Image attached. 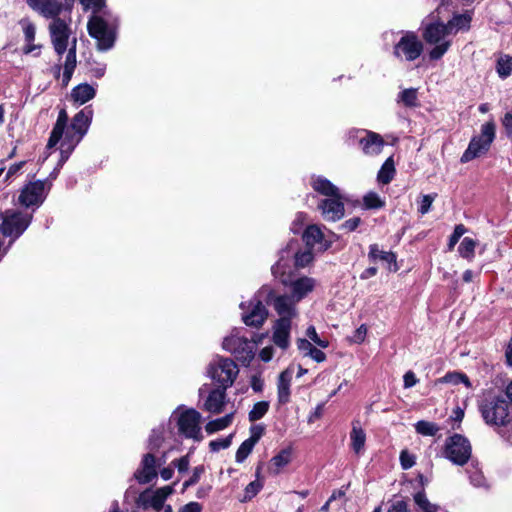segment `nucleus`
<instances>
[{
  "mask_svg": "<svg viewBox=\"0 0 512 512\" xmlns=\"http://www.w3.org/2000/svg\"><path fill=\"white\" fill-rule=\"evenodd\" d=\"M303 240L307 247L316 251H326L332 244V239L326 238L320 226L316 224L309 225L304 233Z\"/></svg>",
  "mask_w": 512,
  "mask_h": 512,
  "instance_id": "a211bd4d",
  "label": "nucleus"
},
{
  "mask_svg": "<svg viewBox=\"0 0 512 512\" xmlns=\"http://www.w3.org/2000/svg\"><path fill=\"white\" fill-rule=\"evenodd\" d=\"M472 453V448L469 440L460 435L454 434L446 439L443 454L444 457L449 459L453 464L463 466L465 465Z\"/></svg>",
  "mask_w": 512,
  "mask_h": 512,
  "instance_id": "f8f14e48",
  "label": "nucleus"
},
{
  "mask_svg": "<svg viewBox=\"0 0 512 512\" xmlns=\"http://www.w3.org/2000/svg\"><path fill=\"white\" fill-rule=\"evenodd\" d=\"M156 459L152 453L143 456L140 467L135 471L134 476L140 484L150 483L157 477Z\"/></svg>",
  "mask_w": 512,
  "mask_h": 512,
  "instance_id": "6ab92c4d",
  "label": "nucleus"
},
{
  "mask_svg": "<svg viewBox=\"0 0 512 512\" xmlns=\"http://www.w3.org/2000/svg\"><path fill=\"white\" fill-rule=\"evenodd\" d=\"M60 150V160L58 166L62 167V165L68 160V158L74 150H70L69 147H63L62 145L60 146Z\"/></svg>",
  "mask_w": 512,
  "mask_h": 512,
  "instance_id": "e2e57ef3",
  "label": "nucleus"
},
{
  "mask_svg": "<svg viewBox=\"0 0 512 512\" xmlns=\"http://www.w3.org/2000/svg\"><path fill=\"white\" fill-rule=\"evenodd\" d=\"M95 95V88L88 83L79 84L71 91L72 100L79 105L85 104L89 100L93 99Z\"/></svg>",
  "mask_w": 512,
  "mask_h": 512,
  "instance_id": "393cba45",
  "label": "nucleus"
},
{
  "mask_svg": "<svg viewBox=\"0 0 512 512\" xmlns=\"http://www.w3.org/2000/svg\"><path fill=\"white\" fill-rule=\"evenodd\" d=\"M76 67V39L73 40L72 47L68 50L65 58L64 69L74 71Z\"/></svg>",
  "mask_w": 512,
  "mask_h": 512,
  "instance_id": "49530a36",
  "label": "nucleus"
},
{
  "mask_svg": "<svg viewBox=\"0 0 512 512\" xmlns=\"http://www.w3.org/2000/svg\"><path fill=\"white\" fill-rule=\"evenodd\" d=\"M231 441H232V435H229L226 438L211 441L209 443V446H210L211 451L217 452L222 449L228 448L231 445Z\"/></svg>",
  "mask_w": 512,
  "mask_h": 512,
  "instance_id": "8fccbe9b",
  "label": "nucleus"
},
{
  "mask_svg": "<svg viewBox=\"0 0 512 512\" xmlns=\"http://www.w3.org/2000/svg\"><path fill=\"white\" fill-rule=\"evenodd\" d=\"M116 27L117 19L110 11L92 14L87 24L89 35L97 40L98 48L103 51L113 46Z\"/></svg>",
  "mask_w": 512,
  "mask_h": 512,
  "instance_id": "423d86ee",
  "label": "nucleus"
},
{
  "mask_svg": "<svg viewBox=\"0 0 512 512\" xmlns=\"http://www.w3.org/2000/svg\"><path fill=\"white\" fill-rule=\"evenodd\" d=\"M26 44L23 47L24 54H33L38 56L40 54L41 45L34 44V41H25Z\"/></svg>",
  "mask_w": 512,
  "mask_h": 512,
  "instance_id": "5fc2aeb1",
  "label": "nucleus"
},
{
  "mask_svg": "<svg viewBox=\"0 0 512 512\" xmlns=\"http://www.w3.org/2000/svg\"><path fill=\"white\" fill-rule=\"evenodd\" d=\"M211 489H212V487L210 485L199 487L197 492H196V497L198 499H202V498L207 497L209 495Z\"/></svg>",
  "mask_w": 512,
  "mask_h": 512,
  "instance_id": "338daca9",
  "label": "nucleus"
},
{
  "mask_svg": "<svg viewBox=\"0 0 512 512\" xmlns=\"http://www.w3.org/2000/svg\"><path fill=\"white\" fill-rule=\"evenodd\" d=\"M85 10H91L92 14L109 12L104 4V0H80Z\"/></svg>",
  "mask_w": 512,
  "mask_h": 512,
  "instance_id": "ea45409f",
  "label": "nucleus"
},
{
  "mask_svg": "<svg viewBox=\"0 0 512 512\" xmlns=\"http://www.w3.org/2000/svg\"><path fill=\"white\" fill-rule=\"evenodd\" d=\"M367 334V328L365 325H361L354 333L353 340L357 343L364 341Z\"/></svg>",
  "mask_w": 512,
  "mask_h": 512,
  "instance_id": "0e129e2a",
  "label": "nucleus"
},
{
  "mask_svg": "<svg viewBox=\"0 0 512 512\" xmlns=\"http://www.w3.org/2000/svg\"><path fill=\"white\" fill-rule=\"evenodd\" d=\"M359 145L366 155L375 156L381 153L384 141L377 133L365 132V136L359 140Z\"/></svg>",
  "mask_w": 512,
  "mask_h": 512,
  "instance_id": "4be33fe9",
  "label": "nucleus"
},
{
  "mask_svg": "<svg viewBox=\"0 0 512 512\" xmlns=\"http://www.w3.org/2000/svg\"><path fill=\"white\" fill-rule=\"evenodd\" d=\"M290 252L288 249L282 250L280 258L275 265L272 266L271 271L273 276L278 279L283 285L289 286L291 289V296L298 303L311 293L316 287V280L314 278L303 276L292 279L289 272Z\"/></svg>",
  "mask_w": 512,
  "mask_h": 512,
  "instance_id": "39448f33",
  "label": "nucleus"
},
{
  "mask_svg": "<svg viewBox=\"0 0 512 512\" xmlns=\"http://www.w3.org/2000/svg\"><path fill=\"white\" fill-rule=\"evenodd\" d=\"M400 462L402 468L407 470L415 464V457L408 451L403 450L400 454Z\"/></svg>",
  "mask_w": 512,
  "mask_h": 512,
  "instance_id": "603ef678",
  "label": "nucleus"
},
{
  "mask_svg": "<svg viewBox=\"0 0 512 512\" xmlns=\"http://www.w3.org/2000/svg\"><path fill=\"white\" fill-rule=\"evenodd\" d=\"M179 512H202V505L198 502H189L181 507Z\"/></svg>",
  "mask_w": 512,
  "mask_h": 512,
  "instance_id": "052dcab7",
  "label": "nucleus"
},
{
  "mask_svg": "<svg viewBox=\"0 0 512 512\" xmlns=\"http://www.w3.org/2000/svg\"><path fill=\"white\" fill-rule=\"evenodd\" d=\"M239 369L236 363L229 358L218 357L210 363L208 375L223 389L233 385Z\"/></svg>",
  "mask_w": 512,
  "mask_h": 512,
  "instance_id": "9b49d317",
  "label": "nucleus"
},
{
  "mask_svg": "<svg viewBox=\"0 0 512 512\" xmlns=\"http://www.w3.org/2000/svg\"><path fill=\"white\" fill-rule=\"evenodd\" d=\"M423 52V43L414 32H404L393 48V55L400 61L412 62Z\"/></svg>",
  "mask_w": 512,
  "mask_h": 512,
  "instance_id": "ddd939ff",
  "label": "nucleus"
},
{
  "mask_svg": "<svg viewBox=\"0 0 512 512\" xmlns=\"http://www.w3.org/2000/svg\"><path fill=\"white\" fill-rule=\"evenodd\" d=\"M46 181L37 180L28 183L19 195V202L25 207L39 206L45 199Z\"/></svg>",
  "mask_w": 512,
  "mask_h": 512,
  "instance_id": "f3484780",
  "label": "nucleus"
},
{
  "mask_svg": "<svg viewBox=\"0 0 512 512\" xmlns=\"http://www.w3.org/2000/svg\"><path fill=\"white\" fill-rule=\"evenodd\" d=\"M19 26L24 35L25 41H34L36 35V25L29 18H22Z\"/></svg>",
  "mask_w": 512,
  "mask_h": 512,
  "instance_id": "e433bc0d",
  "label": "nucleus"
},
{
  "mask_svg": "<svg viewBox=\"0 0 512 512\" xmlns=\"http://www.w3.org/2000/svg\"><path fill=\"white\" fill-rule=\"evenodd\" d=\"M502 124L506 129L512 130V112H507L504 115V118L502 120Z\"/></svg>",
  "mask_w": 512,
  "mask_h": 512,
  "instance_id": "774afa93",
  "label": "nucleus"
},
{
  "mask_svg": "<svg viewBox=\"0 0 512 512\" xmlns=\"http://www.w3.org/2000/svg\"><path fill=\"white\" fill-rule=\"evenodd\" d=\"M262 487L263 485L259 480L250 482L245 488L244 497L241 501L246 502L251 500L254 496H256L259 493Z\"/></svg>",
  "mask_w": 512,
  "mask_h": 512,
  "instance_id": "a18cd8bd",
  "label": "nucleus"
},
{
  "mask_svg": "<svg viewBox=\"0 0 512 512\" xmlns=\"http://www.w3.org/2000/svg\"><path fill=\"white\" fill-rule=\"evenodd\" d=\"M387 512H410L407 502L399 500L394 502Z\"/></svg>",
  "mask_w": 512,
  "mask_h": 512,
  "instance_id": "13d9d810",
  "label": "nucleus"
},
{
  "mask_svg": "<svg viewBox=\"0 0 512 512\" xmlns=\"http://www.w3.org/2000/svg\"><path fill=\"white\" fill-rule=\"evenodd\" d=\"M164 502L165 500L163 499V496L158 494L157 490L154 492L146 490L142 492L137 499V505L139 507H142L143 509H148L151 507L156 511H159L161 508H163Z\"/></svg>",
  "mask_w": 512,
  "mask_h": 512,
  "instance_id": "5701e85b",
  "label": "nucleus"
},
{
  "mask_svg": "<svg viewBox=\"0 0 512 512\" xmlns=\"http://www.w3.org/2000/svg\"><path fill=\"white\" fill-rule=\"evenodd\" d=\"M259 441V435L250 436L248 439H246L238 448L235 459L236 462L242 463L245 461V459L249 456V454L252 452L255 444Z\"/></svg>",
  "mask_w": 512,
  "mask_h": 512,
  "instance_id": "cd10ccee",
  "label": "nucleus"
},
{
  "mask_svg": "<svg viewBox=\"0 0 512 512\" xmlns=\"http://www.w3.org/2000/svg\"><path fill=\"white\" fill-rule=\"evenodd\" d=\"M449 26L437 22L427 25L423 32V38L426 43L435 45L429 52L431 60H439L448 51L451 41L447 39L450 35Z\"/></svg>",
  "mask_w": 512,
  "mask_h": 512,
  "instance_id": "0eeeda50",
  "label": "nucleus"
},
{
  "mask_svg": "<svg viewBox=\"0 0 512 512\" xmlns=\"http://www.w3.org/2000/svg\"><path fill=\"white\" fill-rule=\"evenodd\" d=\"M222 346L244 364H249L254 357V344L246 337L239 336L237 331L224 338Z\"/></svg>",
  "mask_w": 512,
  "mask_h": 512,
  "instance_id": "2eb2a0df",
  "label": "nucleus"
},
{
  "mask_svg": "<svg viewBox=\"0 0 512 512\" xmlns=\"http://www.w3.org/2000/svg\"><path fill=\"white\" fill-rule=\"evenodd\" d=\"M476 246L477 242L474 239L465 237L458 247V252L461 257L468 260H472L474 257Z\"/></svg>",
  "mask_w": 512,
  "mask_h": 512,
  "instance_id": "2f4dec72",
  "label": "nucleus"
},
{
  "mask_svg": "<svg viewBox=\"0 0 512 512\" xmlns=\"http://www.w3.org/2000/svg\"><path fill=\"white\" fill-rule=\"evenodd\" d=\"M403 380H404L405 388H411V387L415 386L418 382V379L416 378L415 373L412 371L406 372L404 374Z\"/></svg>",
  "mask_w": 512,
  "mask_h": 512,
  "instance_id": "bf43d9fd",
  "label": "nucleus"
},
{
  "mask_svg": "<svg viewBox=\"0 0 512 512\" xmlns=\"http://www.w3.org/2000/svg\"><path fill=\"white\" fill-rule=\"evenodd\" d=\"M31 220V215L23 214L19 211L6 210L0 212V232L4 236L15 240L24 233Z\"/></svg>",
  "mask_w": 512,
  "mask_h": 512,
  "instance_id": "1a4fd4ad",
  "label": "nucleus"
},
{
  "mask_svg": "<svg viewBox=\"0 0 512 512\" xmlns=\"http://www.w3.org/2000/svg\"><path fill=\"white\" fill-rule=\"evenodd\" d=\"M269 409V402L260 401L254 404L252 410L249 412V420L251 422L261 419Z\"/></svg>",
  "mask_w": 512,
  "mask_h": 512,
  "instance_id": "4c0bfd02",
  "label": "nucleus"
},
{
  "mask_svg": "<svg viewBox=\"0 0 512 512\" xmlns=\"http://www.w3.org/2000/svg\"><path fill=\"white\" fill-rule=\"evenodd\" d=\"M361 223V219L359 217H354L346 220L341 226V229L347 230L349 232L354 231Z\"/></svg>",
  "mask_w": 512,
  "mask_h": 512,
  "instance_id": "4d7b16f0",
  "label": "nucleus"
},
{
  "mask_svg": "<svg viewBox=\"0 0 512 512\" xmlns=\"http://www.w3.org/2000/svg\"><path fill=\"white\" fill-rule=\"evenodd\" d=\"M291 460V452L287 449L280 451L271 459L270 470L277 474L281 468L285 467Z\"/></svg>",
  "mask_w": 512,
  "mask_h": 512,
  "instance_id": "c756f323",
  "label": "nucleus"
},
{
  "mask_svg": "<svg viewBox=\"0 0 512 512\" xmlns=\"http://www.w3.org/2000/svg\"><path fill=\"white\" fill-rule=\"evenodd\" d=\"M470 483L477 488L487 487L486 479L483 473L478 469L477 465L472 464L468 469Z\"/></svg>",
  "mask_w": 512,
  "mask_h": 512,
  "instance_id": "c9c22d12",
  "label": "nucleus"
},
{
  "mask_svg": "<svg viewBox=\"0 0 512 512\" xmlns=\"http://www.w3.org/2000/svg\"><path fill=\"white\" fill-rule=\"evenodd\" d=\"M395 174V166L392 157L386 159L378 172V181L382 184H388L392 181Z\"/></svg>",
  "mask_w": 512,
  "mask_h": 512,
  "instance_id": "c85d7f7f",
  "label": "nucleus"
},
{
  "mask_svg": "<svg viewBox=\"0 0 512 512\" xmlns=\"http://www.w3.org/2000/svg\"><path fill=\"white\" fill-rule=\"evenodd\" d=\"M436 194H427L423 195L422 199L419 203L418 211L421 215L427 214L432 206L433 201L435 200Z\"/></svg>",
  "mask_w": 512,
  "mask_h": 512,
  "instance_id": "09e8293b",
  "label": "nucleus"
},
{
  "mask_svg": "<svg viewBox=\"0 0 512 512\" xmlns=\"http://www.w3.org/2000/svg\"><path fill=\"white\" fill-rule=\"evenodd\" d=\"M172 464L178 469L179 472H186L190 464L189 456L186 455L176 459L172 462Z\"/></svg>",
  "mask_w": 512,
  "mask_h": 512,
  "instance_id": "864d4df0",
  "label": "nucleus"
},
{
  "mask_svg": "<svg viewBox=\"0 0 512 512\" xmlns=\"http://www.w3.org/2000/svg\"><path fill=\"white\" fill-rule=\"evenodd\" d=\"M313 250L307 247L304 251L297 252L295 254V265L302 268L309 265L314 259Z\"/></svg>",
  "mask_w": 512,
  "mask_h": 512,
  "instance_id": "58836bf2",
  "label": "nucleus"
},
{
  "mask_svg": "<svg viewBox=\"0 0 512 512\" xmlns=\"http://www.w3.org/2000/svg\"><path fill=\"white\" fill-rule=\"evenodd\" d=\"M92 110L85 108L79 111L68 125V114L66 110L61 109L57 121L50 134L47 148L56 146L60 140L63 147L67 146L74 150L87 133L92 120Z\"/></svg>",
  "mask_w": 512,
  "mask_h": 512,
  "instance_id": "f03ea898",
  "label": "nucleus"
},
{
  "mask_svg": "<svg viewBox=\"0 0 512 512\" xmlns=\"http://www.w3.org/2000/svg\"><path fill=\"white\" fill-rule=\"evenodd\" d=\"M364 207L366 209H378L384 206V201L374 192H369L363 198Z\"/></svg>",
  "mask_w": 512,
  "mask_h": 512,
  "instance_id": "37998d69",
  "label": "nucleus"
},
{
  "mask_svg": "<svg viewBox=\"0 0 512 512\" xmlns=\"http://www.w3.org/2000/svg\"><path fill=\"white\" fill-rule=\"evenodd\" d=\"M264 294H266L267 304L271 305L274 308V310L279 316V319L285 318L286 320L291 322L293 318L297 317L298 302L294 300V298L291 295H277L272 289L266 286L262 287L259 291V296H262Z\"/></svg>",
  "mask_w": 512,
  "mask_h": 512,
  "instance_id": "9d476101",
  "label": "nucleus"
},
{
  "mask_svg": "<svg viewBox=\"0 0 512 512\" xmlns=\"http://www.w3.org/2000/svg\"><path fill=\"white\" fill-rule=\"evenodd\" d=\"M292 375L291 372L285 370L280 373L277 383L278 401L280 404H285L290 398V383Z\"/></svg>",
  "mask_w": 512,
  "mask_h": 512,
  "instance_id": "a878e982",
  "label": "nucleus"
},
{
  "mask_svg": "<svg viewBox=\"0 0 512 512\" xmlns=\"http://www.w3.org/2000/svg\"><path fill=\"white\" fill-rule=\"evenodd\" d=\"M414 501L419 509H421L423 512H438L439 510V506L431 503L423 491L414 495Z\"/></svg>",
  "mask_w": 512,
  "mask_h": 512,
  "instance_id": "72a5a7b5",
  "label": "nucleus"
},
{
  "mask_svg": "<svg viewBox=\"0 0 512 512\" xmlns=\"http://www.w3.org/2000/svg\"><path fill=\"white\" fill-rule=\"evenodd\" d=\"M443 380L445 382H447V383H451V384H454V385L463 383L466 387H470L471 386L469 378L467 377L466 374H463V373H458V372L448 373L443 378Z\"/></svg>",
  "mask_w": 512,
  "mask_h": 512,
  "instance_id": "c03bdc74",
  "label": "nucleus"
},
{
  "mask_svg": "<svg viewBox=\"0 0 512 512\" xmlns=\"http://www.w3.org/2000/svg\"><path fill=\"white\" fill-rule=\"evenodd\" d=\"M28 6L51 22L48 30L58 55L66 52L71 35V10L74 0H26Z\"/></svg>",
  "mask_w": 512,
  "mask_h": 512,
  "instance_id": "f257e3e1",
  "label": "nucleus"
},
{
  "mask_svg": "<svg viewBox=\"0 0 512 512\" xmlns=\"http://www.w3.org/2000/svg\"><path fill=\"white\" fill-rule=\"evenodd\" d=\"M312 188L325 198L318 203V209L326 221L336 222L344 217L345 208L340 190L332 182L322 176L311 178Z\"/></svg>",
  "mask_w": 512,
  "mask_h": 512,
  "instance_id": "20e7f679",
  "label": "nucleus"
},
{
  "mask_svg": "<svg viewBox=\"0 0 512 512\" xmlns=\"http://www.w3.org/2000/svg\"><path fill=\"white\" fill-rule=\"evenodd\" d=\"M470 17L467 15H457L453 17L446 25L449 26L450 33L453 29L460 30L466 29L469 26Z\"/></svg>",
  "mask_w": 512,
  "mask_h": 512,
  "instance_id": "a19ab883",
  "label": "nucleus"
},
{
  "mask_svg": "<svg viewBox=\"0 0 512 512\" xmlns=\"http://www.w3.org/2000/svg\"><path fill=\"white\" fill-rule=\"evenodd\" d=\"M479 411L484 422L512 445V411L506 399L501 394L487 391L479 401Z\"/></svg>",
  "mask_w": 512,
  "mask_h": 512,
  "instance_id": "7ed1b4c3",
  "label": "nucleus"
},
{
  "mask_svg": "<svg viewBox=\"0 0 512 512\" xmlns=\"http://www.w3.org/2000/svg\"><path fill=\"white\" fill-rule=\"evenodd\" d=\"M351 447L356 454H360L364 450L366 442V434L364 430L353 423L352 430L350 432Z\"/></svg>",
  "mask_w": 512,
  "mask_h": 512,
  "instance_id": "bb28decb",
  "label": "nucleus"
},
{
  "mask_svg": "<svg viewBox=\"0 0 512 512\" xmlns=\"http://www.w3.org/2000/svg\"><path fill=\"white\" fill-rule=\"evenodd\" d=\"M297 347L303 353V355L306 357L311 352V350L314 348L312 343L307 339H298Z\"/></svg>",
  "mask_w": 512,
  "mask_h": 512,
  "instance_id": "6e6d98bb",
  "label": "nucleus"
},
{
  "mask_svg": "<svg viewBox=\"0 0 512 512\" xmlns=\"http://www.w3.org/2000/svg\"><path fill=\"white\" fill-rule=\"evenodd\" d=\"M495 124L489 121L482 125L481 134L471 139L468 148L462 154L460 161L467 163L486 153L495 138Z\"/></svg>",
  "mask_w": 512,
  "mask_h": 512,
  "instance_id": "6e6552de",
  "label": "nucleus"
},
{
  "mask_svg": "<svg viewBox=\"0 0 512 512\" xmlns=\"http://www.w3.org/2000/svg\"><path fill=\"white\" fill-rule=\"evenodd\" d=\"M225 400L226 389L219 386L208 394L204 403V409L212 414H219L224 410Z\"/></svg>",
  "mask_w": 512,
  "mask_h": 512,
  "instance_id": "412c9836",
  "label": "nucleus"
},
{
  "mask_svg": "<svg viewBox=\"0 0 512 512\" xmlns=\"http://www.w3.org/2000/svg\"><path fill=\"white\" fill-rule=\"evenodd\" d=\"M398 102L403 103L406 107H416L418 105L417 89H404L398 94Z\"/></svg>",
  "mask_w": 512,
  "mask_h": 512,
  "instance_id": "473e14b6",
  "label": "nucleus"
},
{
  "mask_svg": "<svg viewBox=\"0 0 512 512\" xmlns=\"http://www.w3.org/2000/svg\"><path fill=\"white\" fill-rule=\"evenodd\" d=\"M368 257L371 261L380 260L387 263L390 271H397L396 255L391 251L380 250L377 244H372L369 247Z\"/></svg>",
  "mask_w": 512,
  "mask_h": 512,
  "instance_id": "b1692460",
  "label": "nucleus"
},
{
  "mask_svg": "<svg viewBox=\"0 0 512 512\" xmlns=\"http://www.w3.org/2000/svg\"><path fill=\"white\" fill-rule=\"evenodd\" d=\"M173 416L177 417V426L180 434L194 440H200L202 438L200 428L201 414L198 411L195 409H186L179 412V409H177L173 413Z\"/></svg>",
  "mask_w": 512,
  "mask_h": 512,
  "instance_id": "4468645a",
  "label": "nucleus"
},
{
  "mask_svg": "<svg viewBox=\"0 0 512 512\" xmlns=\"http://www.w3.org/2000/svg\"><path fill=\"white\" fill-rule=\"evenodd\" d=\"M291 322L285 318L276 320L273 326V342L279 348L285 350L290 344Z\"/></svg>",
  "mask_w": 512,
  "mask_h": 512,
  "instance_id": "aec40b11",
  "label": "nucleus"
},
{
  "mask_svg": "<svg viewBox=\"0 0 512 512\" xmlns=\"http://www.w3.org/2000/svg\"><path fill=\"white\" fill-rule=\"evenodd\" d=\"M233 420V413H229L225 415L224 417L212 420L208 422L205 426V430L207 433L212 434L217 431L223 430L226 427H228Z\"/></svg>",
  "mask_w": 512,
  "mask_h": 512,
  "instance_id": "7c9ffc66",
  "label": "nucleus"
},
{
  "mask_svg": "<svg viewBox=\"0 0 512 512\" xmlns=\"http://www.w3.org/2000/svg\"><path fill=\"white\" fill-rule=\"evenodd\" d=\"M308 357L312 358L318 363L324 362L326 359L325 353L316 347L311 350V352L308 354Z\"/></svg>",
  "mask_w": 512,
  "mask_h": 512,
  "instance_id": "680f3d73",
  "label": "nucleus"
},
{
  "mask_svg": "<svg viewBox=\"0 0 512 512\" xmlns=\"http://www.w3.org/2000/svg\"><path fill=\"white\" fill-rule=\"evenodd\" d=\"M240 308L243 310V322L250 327H261L268 317V310L266 309L265 305H263L262 301L257 297L249 302L247 308L245 303L242 302L240 304Z\"/></svg>",
  "mask_w": 512,
  "mask_h": 512,
  "instance_id": "dca6fc26",
  "label": "nucleus"
},
{
  "mask_svg": "<svg viewBox=\"0 0 512 512\" xmlns=\"http://www.w3.org/2000/svg\"><path fill=\"white\" fill-rule=\"evenodd\" d=\"M273 352H274V349L273 347L271 346H268V347H264L260 353H259V356L261 358V360L265 361V362H268L272 359L273 357Z\"/></svg>",
  "mask_w": 512,
  "mask_h": 512,
  "instance_id": "69168bd1",
  "label": "nucleus"
},
{
  "mask_svg": "<svg viewBox=\"0 0 512 512\" xmlns=\"http://www.w3.org/2000/svg\"><path fill=\"white\" fill-rule=\"evenodd\" d=\"M163 442L162 433L159 430H153L149 437L148 447L151 450L158 449Z\"/></svg>",
  "mask_w": 512,
  "mask_h": 512,
  "instance_id": "3c124183",
  "label": "nucleus"
},
{
  "mask_svg": "<svg viewBox=\"0 0 512 512\" xmlns=\"http://www.w3.org/2000/svg\"><path fill=\"white\" fill-rule=\"evenodd\" d=\"M497 72L500 77H507L512 72V58L509 56L501 57L497 62Z\"/></svg>",
  "mask_w": 512,
  "mask_h": 512,
  "instance_id": "79ce46f5",
  "label": "nucleus"
},
{
  "mask_svg": "<svg viewBox=\"0 0 512 512\" xmlns=\"http://www.w3.org/2000/svg\"><path fill=\"white\" fill-rule=\"evenodd\" d=\"M415 430L423 436H434L440 431V427L433 422L420 420L415 424Z\"/></svg>",
  "mask_w": 512,
  "mask_h": 512,
  "instance_id": "f704fd0d",
  "label": "nucleus"
},
{
  "mask_svg": "<svg viewBox=\"0 0 512 512\" xmlns=\"http://www.w3.org/2000/svg\"><path fill=\"white\" fill-rule=\"evenodd\" d=\"M465 232H466V228L464 227V225L459 224V225L455 226L454 231H453L452 235L450 236L449 242H448V249L450 251L454 249L455 245L457 244V242L459 241V239L463 236V234Z\"/></svg>",
  "mask_w": 512,
  "mask_h": 512,
  "instance_id": "de8ad7c7",
  "label": "nucleus"
}]
</instances>
